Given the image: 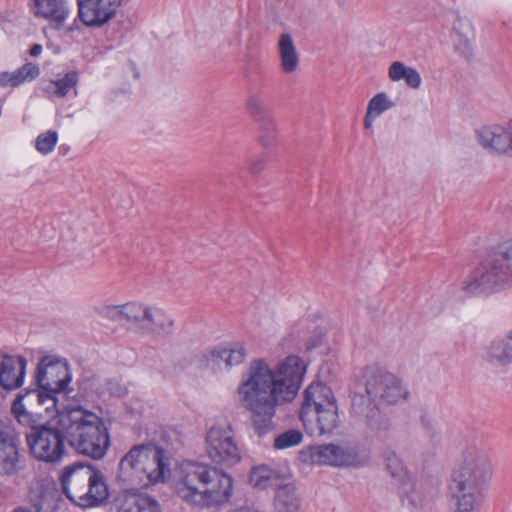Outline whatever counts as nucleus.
<instances>
[{
  "instance_id": "obj_34",
  "label": "nucleus",
  "mask_w": 512,
  "mask_h": 512,
  "mask_svg": "<svg viewBox=\"0 0 512 512\" xmlns=\"http://www.w3.org/2000/svg\"><path fill=\"white\" fill-rule=\"evenodd\" d=\"M394 107V103L390 101L384 92L376 94L368 103L367 111L378 117L384 111Z\"/></svg>"
},
{
  "instance_id": "obj_9",
  "label": "nucleus",
  "mask_w": 512,
  "mask_h": 512,
  "mask_svg": "<svg viewBox=\"0 0 512 512\" xmlns=\"http://www.w3.org/2000/svg\"><path fill=\"white\" fill-rule=\"evenodd\" d=\"M61 485L67 498L81 507L96 506L109 496L103 473L91 465L76 463L65 467Z\"/></svg>"
},
{
  "instance_id": "obj_42",
  "label": "nucleus",
  "mask_w": 512,
  "mask_h": 512,
  "mask_svg": "<svg viewBox=\"0 0 512 512\" xmlns=\"http://www.w3.org/2000/svg\"><path fill=\"white\" fill-rule=\"evenodd\" d=\"M321 342H322V337L320 335H317L316 337H314L312 339L311 342H308L306 344V349L307 350L313 349V348L317 347L318 345H320Z\"/></svg>"
},
{
  "instance_id": "obj_17",
  "label": "nucleus",
  "mask_w": 512,
  "mask_h": 512,
  "mask_svg": "<svg viewBox=\"0 0 512 512\" xmlns=\"http://www.w3.org/2000/svg\"><path fill=\"white\" fill-rule=\"evenodd\" d=\"M22 469V461L12 431L0 427V476H13Z\"/></svg>"
},
{
  "instance_id": "obj_13",
  "label": "nucleus",
  "mask_w": 512,
  "mask_h": 512,
  "mask_svg": "<svg viewBox=\"0 0 512 512\" xmlns=\"http://www.w3.org/2000/svg\"><path fill=\"white\" fill-rule=\"evenodd\" d=\"M174 320L165 310L156 305L135 303L132 326L138 331L151 335H167L172 332Z\"/></svg>"
},
{
  "instance_id": "obj_5",
  "label": "nucleus",
  "mask_w": 512,
  "mask_h": 512,
  "mask_svg": "<svg viewBox=\"0 0 512 512\" xmlns=\"http://www.w3.org/2000/svg\"><path fill=\"white\" fill-rule=\"evenodd\" d=\"M67 443L78 453L90 458L102 459L110 438L103 420L81 406L65 411Z\"/></svg>"
},
{
  "instance_id": "obj_4",
  "label": "nucleus",
  "mask_w": 512,
  "mask_h": 512,
  "mask_svg": "<svg viewBox=\"0 0 512 512\" xmlns=\"http://www.w3.org/2000/svg\"><path fill=\"white\" fill-rule=\"evenodd\" d=\"M23 400L24 396L18 394L11 411L17 421L28 428L25 439L30 454L45 463L59 462L65 454L67 442L65 411L46 424H38L33 414L27 411Z\"/></svg>"
},
{
  "instance_id": "obj_32",
  "label": "nucleus",
  "mask_w": 512,
  "mask_h": 512,
  "mask_svg": "<svg viewBox=\"0 0 512 512\" xmlns=\"http://www.w3.org/2000/svg\"><path fill=\"white\" fill-rule=\"evenodd\" d=\"M58 141V134L56 131L49 130L45 133L40 134L36 138L35 147L37 151L43 155H46L53 151Z\"/></svg>"
},
{
  "instance_id": "obj_1",
  "label": "nucleus",
  "mask_w": 512,
  "mask_h": 512,
  "mask_svg": "<svg viewBox=\"0 0 512 512\" xmlns=\"http://www.w3.org/2000/svg\"><path fill=\"white\" fill-rule=\"evenodd\" d=\"M305 373L306 364L296 355L287 356L275 368L264 359L249 363L237 387V397L241 407L250 412L258 436L274 429L276 408L295 398Z\"/></svg>"
},
{
  "instance_id": "obj_8",
  "label": "nucleus",
  "mask_w": 512,
  "mask_h": 512,
  "mask_svg": "<svg viewBox=\"0 0 512 512\" xmlns=\"http://www.w3.org/2000/svg\"><path fill=\"white\" fill-rule=\"evenodd\" d=\"M299 418L312 436L331 434L340 423L338 403L330 387L316 382L304 391Z\"/></svg>"
},
{
  "instance_id": "obj_20",
  "label": "nucleus",
  "mask_w": 512,
  "mask_h": 512,
  "mask_svg": "<svg viewBox=\"0 0 512 512\" xmlns=\"http://www.w3.org/2000/svg\"><path fill=\"white\" fill-rule=\"evenodd\" d=\"M30 6L36 17L48 20L55 29L62 28L70 13L65 0H31Z\"/></svg>"
},
{
  "instance_id": "obj_11",
  "label": "nucleus",
  "mask_w": 512,
  "mask_h": 512,
  "mask_svg": "<svg viewBox=\"0 0 512 512\" xmlns=\"http://www.w3.org/2000/svg\"><path fill=\"white\" fill-rule=\"evenodd\" d=\"M363 385L366 394L379 403L395 405L409 397V391L400 378L379 368H369L365 371Z\"/></svg>"
},
{
  "instance_id": "obj_43",
  "label": "nucleus",
  "mask_w": 512,
  "mask_h": 512,
  "mask_svg": "<svg viewBox=\"0 0 512 512\" xmlns=\"http://www.w3.org/2000/svg\"><path fill=\"white\" fill-rule=\"evenodd\" d=\"M41 52L42 46L40 44H34L29 50V54L33 57L40 55Z\"/></svg>"
},
{
  "instance_id": "obj_16",
  "label": "nucleus",
  "mask_w": 512,
  "mask_h": 512,
  "mask_svg": "<svg viewBox=\"0 0 512 512\" xmlns=\"http://www.w3.org/2000/svg\"><path fill=\"white\" fill-rule=\"evenodd\" d=\"M119 0H82L78 2L79 18L86 26L100 27L116 13Z\"/></svg>"
},
{
  "instance_id": "obj_30",
  "label": "nucleus",
  "mask_w": 512,
  "mask_h": 512,
  "mask_svg": "<svg viewBox=\"0 0 512 512\" xmlns=\"http://www.w3.org/2000/svg\"><path fill=\"white\" fill-rule=\"evenodd\" d=\"M258 141L264 148H270L276 143L277 126L272 117L259 121Z\"/></svg>"
},
{
  "instance_id": "obj_10",
  "label": "nucleus",
  "mask_w": 512,
  "mask_h": 512,
  "mask_svg": "<svg viewBox=\"0 0 512 512\" xmlns=\"http://www.w3.org/2000/svg\"><path fill=\"white\" fill-rule=\"evenodd\" d=\"M35 379L38 389L27 390L22 394L24 399L38 404L51 400L54 404L56 394L66 390L72 375L65 358L47 355L38 363Z\"/></svg>"
},
{
  "instance_id": "obj_15",
  "label": "nucleus",
  "mask_w": 512,
  "mask_h": 512,
  "mask_svg": "<svg viewBox=\"0 0 512 512\" xmlns=\"http://www.w3.org/2000/svg\"><path fill=\"white\" fill-rule=\"evenodd\" d=\"M310 459L314 464L331 466H356L359 463L354 450L333 443L312 446Z\"/></svg>"
},
{
  "instance_id": "obj_3",
  "label": "nucleus",
  "mask_w": 512,
  "mask_h": 512,
  "mask_svg": "<svg viewBox=\"0 0 512 512\" xmlns=\"http://www.w3.org/2000/svg\"><path fill=\"white\" fill-rule=\"evenodd\" d=\"M491 475L492 467L487 455L476 447L467 448L455 465L448 485L453 512H478Z\"/></svg>"
},
{
  "instance_id": "obj_21",
  "label": "nucleus",
  "mask_w": 512,
  "mask_h": 512,
  "mask_svg": "<svg viewBox=\"0 0 512 512\" xmlns=\"http://www.w3.org/2000/svg\"><path fill=\"white\" fill-rule=\"evenodd\" d=\"M277 46L281 70L286 74L294 73L299 66V55L291 35L281 34Z\"/></svg>"
},
{
  "instance_id": "obj_39",
  "label": "nucleus",
  "mask_w": 512,
  "mask_h": 512,
  "mask_svg": "<svg viewBox=\"0 0 512 512\" xmlns=\"http://www.w3.org/2000/svg\"><path fill=\"white\" fill-rule=\"evenodd\" d=\"M265 162H266L265 155L253 156V157L249 158V160L247 162L248 170L253 174L259 173L260 171L263 170V168L265 166Z\"/></svg>"
},
{
  "instance_id": "obj_14",
  "label": "nucleus",
  "mask_w": 512,
  "mask_h": 512,
  "mask_svg": "<svg viewBox=\"0 0 512 512\" xmlns=\"http://www.w3.org/2000/svg\"><path fill=\"white\" fill-rule=\"evenodd\" d=\"M475 135L478 144L488 152L512 157V121L480 126Z\"/></svg>"
},
{
  "instance_id": "obj_6",
  "label": "nucleus",
  "mask_w": 512,
  "mask_h": 512,
  "mask_svg": "<svg viewBox=\"0 0 512 512\" xmlns=\"http://www.w3.org/2000/svg\"><path fill=\"white\" fill-rule=\"evenodd\" d=\"M119 466L122 481L140 488L164 482L170 474L164 450L152 444L135 445L124 455Z\"/></svg>"
},
{
  "instance_id": "obj_18",
  "label": "nucleus",
  "mask_w": 512,
  "mask_h": 512,
  "mask_svg": "<svg viewBox=\"0 0 512 512\" xmlns=\"http://www.w3.org/2000/svg\"><path fill=\"white\" fill-rule=\"evenodd\" d=\"M481 359L491 367L502 368L512 364V339L497 337L482 347Z\"/></svg>"
},
{
  "instance_id": "obj_41",
  "label": "nucleus",
  "mask_w": 512,
  "mask_h": 512,
  "mask_svg": "<svg viewBox=\"0 0 512 512\" xmlns=\"http://www.w3.org/2000/svg\"><path fill=\"white\" fill-rule=\"evenodd\" d=\"M376 116H374L372 113H369L366 111V115L364 118V127L365 129H371L373 126V122L375 120Z\"/></svg>"
},
{
  "instance_id": "obj_36",
  "label": "nucleus",
  "mask_w": 512,
  "mask_h": 512,
  "mask_svg": "<svg viewBox=\"0 0 512 512\" xmlns=\"http://www.w3.org/2000/svg\"><path fill=\"white\" fill-rule=\"evenodd\" d=\"M410 69L411 67L406 66L403 62L394 61L388 68V77L393 82H398L401 80L405 81Z\"/></svg>"
},
{
  "instance_id": "obj_38",
  "label": "nucleus",
  "mask_w": 512,
  "mask_h": 512,
  "mask_svg": "<svg viewBox=\"0 0 512 512\" xmlns=\"http://www.w3.org/2000/svg\"><path fill=\"white\" fill-rule=\"evenodd\" d=\"M367 425L372 429L377 431L378 433L386 432L390 429L391 423L390 420L378 412V415L374 419H369Z\"/></svg>"
},
{
  "instance_id": "obj_24",
  "label": "nucleus",
  "mask_w": 512,
  "mask_h": 512,
  "mask_svg": "<svg viewBox=\"0 0 512 512\" xmlns=\"http://www.w3.org/2000/svg\"><path fill=\"white\" fill-rule=\"evenodd\" d=\"M274 505L277 512H297L300 499L293 484L280 485L275 493Z\"/></svg>"
},
{
  "instance_id": "obj_40",
  "label": "nucleus",
  "mask_w": 512,
  "mask_h": 512,
  "mask_svg": "<svg viewBox=\"0 0 512 512\" xmlns=\"http://www.w3.org/2000/svg\"><path fill=\"white\" fill-rule=\"evenodd\" d=\"M408 72L405 80L406 85L412 89H418L422 83L420 73L413 67Z\"/></svg>"
},
{
  "instance_id": "obj_7",
  "label": "nucleus",
  "mask_w": 512,
  "mask_h": 512,
  "mask_svg": "<svg viewBox=\"0 0 512 512\" xmlns=\"http://www.w3.org/2000/svg\"><path fill=\"white\" fill-rule=\"evenodd\" d=\"M512 286V237L499 242L493 251L463 282L462 289L478 295L496 288Z\"/></svg>"
},
{
  "instance_id": "obj_33",
  "label": "nucleus",
  "mask_w": 512,
  "mask_h": 512,
  "mask_svg": "<svg viewBox=\"0 0 512 512\" xmlns=\"http://www.w3.org/2000/svg\"><path fill=\"white\" fill-rule=\"evenodd\" d=\"M302 433L298 430H288L275 437L274 448L286 449L298 445L302 441Z\"/></svg>"
},
{
  "instance_id": "obj_37",
  "label": "nucleus",
  "mask_w": 512,
  "mask_h": 512,
  "mask_svg": "<svg viewBox=\"0 0 512 512\" xmlns=\"http://www.w3.org/2000/svg\"><path fill=\"white\" fill-rule=\"evenodd\" d=\"M102 392H106L114 397H123L127 394V388L121 383L120 380L111 378L106 379L103 383Z\"/></svg>"
},
{
  "instance_id": "obj_35",
  "label": "nucleus",
  "mask_w": 512,
  "mask_h": 512,
  "mask_svg": "<svg viewBox=\"0 0 512 512\" xmlns=\"http://www.w3.org/2000/svg\"><path fill=\"white\" fill-rule=\"evenodd\" d=\"M78 76L76 72L67 73L62 79L52 83L55 87L54 94L58 97H64L77 84Z\"/></svg>"
},
{
  "instance_id": "obj_27",
  "label": "nucleus",
  "mask_w": 512,
  "mask_h": 512,
  "mask_svg": "<svg viewBox=\"0 0 512 512\" xmlns=\"http://www.w3.org/2000/svg\"><path fill=\"white\" fill-rule=\"evenodd\" d=\"M278 479L279 472L264 464L253 467L249 474L250 484L257 489L271 487Z\"/></svg>"
},
{
  "instance_id": "obj_23",
  "label": "nucleus",
  "mask_w": 512,
  "mask_h": 512,
  "mask_svg": "<svg viewBox=\"0 0 512 512\" xmlns=\"http://www.w3.org/2000/svg\"><path fill=\"white\" fill-rule=\"evenodd\" d=\"M40 74L38 65L28 62L14 72L0 73V87H17L36 79Z\"/></svg>"
},
{
  "instance_id": "obj_28",
  "label": "nucleus",
  "mask_w": 512,
  "mask_h": 512,
  "mask_svg": "<svg viewBox=\"0 0 512 512\" xmlns=\"http://www.w3.org/2000/svg\"><path fill=\"white\" fill-rule=\"evenodd\" d=\"M136 301L121 305H106L101 309V314L112 321L125 322L132 326Z\"/></svg>"
},
{
  "instance_id": "obj_22",
  "label": "nucleus",
  "mask_w": 512,
  "mask_h": 512,
  "mask_svg": "<svg viewBox=\"0 0 512 512\" xmlns=\"http://www.w3.org/2000/svg\"><path fill=\"white\" fill-rule=\"evenodd\" d=\"M246 355L247 353L244 346L236 344L230 347H217L211 350L207 356V360L217 366L224 363L225 367L230 368L241 364L245 360Z\"/></svg>"
},
{
  "instance_id": "obj_19",
  "label": "nucleus",
  "mask_w": 512,
  "mask_h": 512,
  "mask_svg": "<svg viewBox=\"0 0 512 512\" xmlns=\"http://www.w3.org/2000/svg\"><path fill=\"white\" fill-rule=\"evenodd\" d=\"M26 365L23 356L4 355L0 362V386L6 390L19 388L24 381Z\"/></svg>"
},
{
  "instance_id": "obj_26",
  "label": "nucleus",
  "mask_w": 512,
  "mask_h": 512,
  "mask_svg": "<svg viewBox=\"0 0 512 512\" xmlns=\"http://www.w3.org/2000/svg\"><path fill=\"white\" fill-rule=\"evenodd\" d=\"M375 400H372L367 394L355 393L352 398L351 411L353 415L362 418L367 422L378 415V406Z\"/></svg>"
},
{
  "instance_id": "obj_12",
  "label": "nucleus",
  "mask_w": 512,
  "mask_h": 512,
  "mask_svg": "<svg viewBox=\"0 0 512 512\" xmlns=\"http://www.w3.org/2000/svg\"><path fill=\"white\" fill-rule=\"evenodd\" d=\"M206 452L216 464L233 465L240 460V451L229 425H215L206 435Z\"/></svg>"
},
{
  "instance_id": "obj_2",
  "label": "nucleus",
  "mask_w": 512,
  "mask_h": 512,
  "mask_svg": "<svg viewBox=\"0 0 512 512\" xmlns=\"http://www.w3.org/2000/svg\"><path fill=\"white\" fill-rule=\"evenodd\" d=\"M175 494L186 504L197 508L224 505L233 494V478L211 465L186 461L175 471Z\"/></svg>"
},
{
  "instance_id": "obj_25",
  "label": "nucleus",
  "mask_w": 512,
  "mask_h": 512,
  "mask_svg": "<svg viewBox=\"0 0 512 512\" xmlns=\"http://www.w3.org/2000/svg\"><path fill=\"white\" fill-rule=\"evenodd\" d=\"M118 512H162L160 503L147 494L125 499Z\"/></svg>"
},
{
  "instance_id": "obj_29",
  "label": "nucleus",
  "mask_w": 512,
  "mask_h": 512,
  "mask_svg": "<svg viewBox=\"0 0 512 512\" xmlns=\"http://www.w3.org/2000/svg\"><path fill=\"white\" fill-rule=\"evenodd\" d=\"M384 459L386 469L396 481L401 484L410 482L411 477L406 469V466L394 451H385Z\"/></svg>"
},
{
  "instance_id": "obj_31",
  "label": "nucleus",
  "mask_w": 512,
  "mask_h": 512,
  "mask_svg": "<svg viewBox=\"0 0 512 512\" xmlns=\"http://www.w3.org/2000/svg\"><path fill=\"white\" fill-rule=\"evenodd\" d=\"M246 108L257 122L271 117L269 108L265 104L264 100L257 94H251L248 97Z\"/></svg>"
},
{
  "instance_id": "obj_44",
  "label": "nucleus",
  "mask_w": 512,
  "mask_h": 512,
  "mask_svg": "<svg viewBox=\"0 0 512 512\" xmlns=\"http://www.w3.org/2000/svg\"><path fill=\"white\" fill-rule=\"evenodd\" d=\"M234 512H257V511H255L253 509H250V508L242 507V508H239V509L235 510Z\"/></svg>"
}]
</instances>
